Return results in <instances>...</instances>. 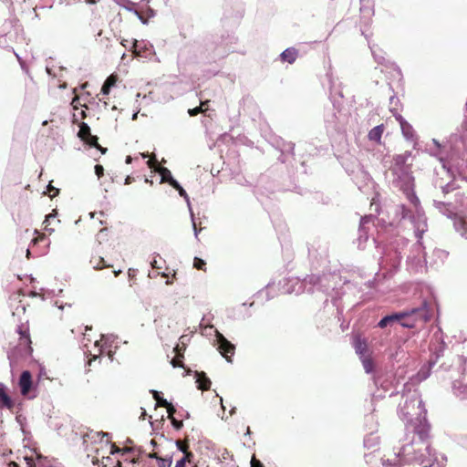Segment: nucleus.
<instances>
[{
    "mask_svg": "<svg viewBox=\"0 0 467 467\" xmlns=\"http://www.w3.org/2000/svg\"><path fill=\"white\" fill-rule=\"evenodd\" d=\"M16 332L19 335L18 348L20 353L25 356H30L33 352V348L31 346L32 341L30 337V327L28 321L21 323L17 327Z\"/></svg>",
    "mask_w": 467,
    "mask_h": 467,
    "instance_id": "obj_1",
    "label": "nucleus"
},
{
    "mask_svg": "<svg viewBox=\"0 0 467 467\" xmlns=\"http://www.w3.org/2000/svg\"><path fill=\"white\" fill-rule=\"evenodd\" d=\"M218 350L228 362H232V357L234 355L235 347L228 341L222 334L217 333Z\"/></svg>",
    "mask_w": 467,
    "mask_h": 467,
    "instance_id": "obj_2",
    "label": "nucleus"
},
{
    "mask_svg": "<svg viewBox=\"0 0 467 467\" xmlns=\"http://www.w3.org/2000/svg\"><path fill=\"white\" fill-rule=\"evenodd\" d=\"M78 136L88 146H96L99 140L97 136L91 134L89 126L85 122L79 124Z\"/></svg>",
    "mask_w": 467,
    "mask_h": 467,
    "instance_id": "obj_3",
    "label": "nucleus"
},
{
    "mask_svg": "<svg viewBox=\"0 0 467 467\" xmlns=\"http://www.w3.org/2000/svg\"><path fill=\"white\" fill-rule=\"evenodd\" d=\"M15 408V401L8 395L6 387L0 383V410L6 409L13 411Z\"/></svg>",
    "mask_w": 467,
    "mask_h": 467,
    "instance_id": "obj_4",
    "label": "nucleus"
},
{
    "mask_svg": "<svg viewBox=\"0 0 467 467\" xmlns=\"http://www.w3.org/2000/svg\"><path fill=\"white\" fill-rule=\"evenodd\" d=\"M18 385L22 395L26 396L29 393L32 387V375L28 370L22 372Z\"/></svg>",
    "mask_w": 467,
    "mask_h": 467,
    "instance_id": "obj_5",
    "label": "nucleus"
},
{
    "mask_svg": "<svg viewBox=\"0 0 467 467\" xmlns=\"http://www.w3.org/2000/svg\"><path fill=\"white\" fill-rule=\"evenodd\" d=\"M396 119L399 121L403 136L407 140H412L414 137V130L412 126L408 123L401 115L395 114Z\"/></svg>",
    "mask_w": 467,
    "mask_h": 467,
    "instance_id": "obj_6",
    "label": "nucleus"
},
{
    "mask_svg": "<svg viewBox=\"0 0 467 467\" xmlns=\"http://www.w3.org/2000/svg\"><path fill=\"white\" fill-rule=\"evenodd\" d=\"M384 124L378 125L368 131V138L369 140L376 142L379 145L382 144V134L384 133Z\"/></svg>",
    "mask_w": 467,
    "mask_h": 467,
    "instance_id": "obj_7",
    "label": "nucleus"
},
{
    "mask_svg": "<svg viewBox=\"0 0 467 467\" xmlns=\"http://www.w3.org/2000/svg\"><path fill=\"white\" fill-rule=\"evenodd\" d=\"M132 53L135 57L148 58L152 55L151 49L146 47L145 46H140L137 40H134L132 46Z\"/></svg>",
    "mask_w": 467,
    "mask_h": 467,
    "instance_id": "obj_8",
    "label": "nucleus"
},
{
    "mask_svg": "<svg viewBox=\"0 0 467 467\" xmlns=\"http://www.w3.org/2000/svg\"><path fill=\"white\" fill-rule=\"evenodd\" d=\"M157 171L161 176V182H168L172 187H179V183L171 176V171L165 167H158Z\"/></svg>",
    "mask_w": 467,
    "mask_h": 467,
    "instance_id": "obj_9",
    "label": "nucleus"
},
{
    "mask_svg": "<svg viewBox=\"0 0 467 467\" xmlns=\"http://www.w3.org/2000/svg\"><path fill=\"white\" fill-rule=\"evenodd\" d=\"M195 378H196V383L198 384L199 389H202V390L210 389L212 382L203 371H201V372L196 371Z\"/></svg>",
    "mask_w": 467,
    "mask_h": 467,
    "instance_id": "obj_10",
    "label": "nucleus"
},
{
    "mask_svg": "<svg viewBox=\"0 0 467 467\" xmlns=\"http://www.w3.org/2000/svg\"><path fill=\"white\" fill-rule=\"evenodd\" d=\"M430 429V425L427 422L420 421L415 427L414 431L419 436V439L420 441H425L429 439Z\"/></svg>",
    "mask_w": 467,
    "mask_h": 467,
    "instance_id": "obj_11",
    "label": "nucleus"
},
{
    "mask_svg": "<svg viewBox=\"0 0 467 467\" xmlns=\"http://www.w3.org/2000/svg\"><path fill=\"white\" fill-rule=\"evenodd\" d=\"M354 348L357 352L361 357H364L368 352V344L365 338H362L360 336H357L354 339Z\"/></svg>",
    "mask_w": 467,
    "mask_h": 467,
    "instance_id": "obj_12",
    "label": "nucleus"
},
{
    "mask_svg": "<svg viewBox=\"0 0 467 467\" xmlns=\"http://www.w3.org/2000/svg\"><path fill=\"white\" fill-rule=\"evenodd\" d=\"M89 264L96 270L113 267L112 265L107 264L105 259L100 255H93L89 260Z\"/></svg>",
    "mask_w": 467,
    "mask_h": 467,
    "instance_id": "obj_13",
    "label": "nucleus"
},
{
    "mask_svg": "<svg viewBox=\"0 0 467 467\" xmlns=\"http://www.w3.org/2000/svg\"><path fill=\"white\" fill-rule=\"evenodd\" d=\"M149 458H153L157 460L158 467H171L172 464V457L171 456H165L161 457L159 456L158 452H150L148 454Z\"/></svg>",
    "mask_w": 467,
    "mask_h": 467,
    "instance_id": "obj_14",
    "label": "nucleus"
},
{
    "mask_svg": "<svg viewBox=\"0 0 467 467\" xmlns=\"http://www.w3.org/2000/svg\"><path fill=\"white\" fill-rule=\"evenodd\" d=\"M298 52L294 47L286 48L285 51H283L280 55L281 60L283 62H288L289 64H292L296 61L297 58Z\"/></svg>",
    "mask_w": 467,
    "mask_h": 467,
    "instance_id": "obj_15",
    "label": "nucleus"
},
{
    "mask_svg": "<svg viewBox=\"0 0 467 467\" xmlns=\"http://www.w3.org/2000/svg\"><path fill=\"white\" fill-rule=\"evenodd\" d=\"M406 313H400V314H393L389 316L384 317L378 324V326L381 328L386 327L388 325L393 323L394 321H398L402 319L404 317H406Z\"/></svg>",
    "mask_w": 467,
    "mask_h": 467,
    "instance_id": "obj_16",
    "label": "nucleus"
},
{
    "mask_svg": "<svg viewBox=\"0 0 467 467\" xmlns=\"http://www.w3.org/2000/svg\"><path fill=\"white\" fill-rule=\"evenodd\" d=\"M410 153L406 152L404 154L396 155L393 159L394 161V171L396 172L398 169H402L405 166L408 157Z\"/></svg>",
    "mask_w": 467,
    "mask_h": 467,
    "instance_id": "obj_17",
    "label": "nucleus"
},
{
    "mask_svg": "<svg viewBox=\"0 0 467 467\" xmlns=\"http://www.w3.org/2000/svg\"><path fill=\"white\" fill-rule=\"evenodd\" d=\"M117 78L115 76L111 75L109 76L104 82L101 92L103 95H108L109 93V90L111 87H113L116 84Z\"/></svg>",
    "mask_w": 467,
    "mask_h": 467,
    "instance_id": "obj_18",
    "label": "nucleus"
},
{
    "mask_svg": "<svg viewBox=\"0 0 467 467\" xmlns=\"http://www.w3.org/2000/svg\"><path fill=\"white\" fill-rule=\"evenodd\" d=\"M362 358V364L365 371L367 373H370L374 369V363L373 360L369 357H361Z\"/></svg>",
    "mask_w": 467,
    "mask_h": 467,
    "instance_id": "obj_19",
    "label": "nucleus"
},
{
    "mask_svg": "<svg viewBox=\"0 0 467 467\" xmlns=\"http://www.w3.org/2000/svg\"><path fill=\"white\" fill-rule=\"evenodd\" d=\"M208 102H209V100L202 101V102H201V105L199 107H196V108H193V109H190L188 110L189 115L192 116V117H194V116H197L198 114L203 112L204 109H202V107L207 105Z\"/></svg>",
    "mask_w": 467,
    "mask_h": 467,
    "instance_id": "obj_20",
    "label": "nucleus"
},
{
    "mask_svg": "<svg viewBox=\"0 0 467 467\" xmlns=\"http://www.w3.org/2000/svg\"><path fill=\"white\" fill-rule=\"evenodd\" d=\"M151 393L153 395L154 400L157 402V406L164 407L168 405V401L165 399L161 398L157 390H152Z\"/></svg>",
    "mask_w": 467,
    "mask_h": 467,
    "instance_id": "obj_21",
    "label": "nucleus"
},
{
    "mask_svg": "<svg viewBox=\"0 0 467 467\" xmlns=\"http://www.w3.org/2000/svg\"><path fill=\"white\" fill-rule=\"evenodd\" d=\"M176 446L182 452L189 451V441L187 439L176 441Z\"/></svg>",
    "mask_w": 467,
    "mask_h": 467,
    "instance_id": "obj_22",
    "label": "nucleus"
},
{
    "mask_svg": "<svg viewBox=\"0 0 467 467\" xmlns=\"http://www.w3.org/2000/svg\"><path fill=\"white\" fill-rule=\"evenodd\" d=\"M205 265H206V263L204 260H202L199 257L194 258V260H193V267L194 268H196L197 270L205 271Z\"/></svg>",
    "mask_w": 467,
    "mask_h": 467,
    "instance_id": "obj_23",
    "label": "nucleus"
},
{
    "mask_svg": "<svg viewBox=\"0 0 467 467\" xmlns=\"http://www.w3.org/2000/svg\"><path fill=\"white\" fill-rule=\"evenodd\" d=\"M183 356L176 355L174 358L171 359V363L174 368H183V363L182 358Z\"/></svg>",
    "mask_w": 467,
    "mask_h": 467,
    "instance_id": "obj_24",
    "label": "nucleus"
},
{
    "mask_svg": "<svg viewBox=\"0 0 467 467\" xmlns=\"http://www.w3.org/2000/svg\"><path fill=\"white\" fill-rule=\"evenodd\" d=\"M164 408L167 409V412H168V418L169 419H171L174 417V413L176 412V410L175 408L173 407V405L170 402H168V405L167 406H164Z\"/></svg>",
    "mask_w": 467,
    "mask_h": 467,
    "instance_id": "obj_25",
    "label": "nucleus"
},
{
    "mask_svg": "<svg viewBox=\"0 0 467 467\" xmlns=\"http://www.w3.org/2000/svg\"><path fill=\"white\" fill-rule=\"evenodd\" d=\"M171 421V424L172 426L176 429V430H180L182 428L183 426V423H182V420H178L177 419H175L174 417L170 419Z\"/></svg>",
    "mask_w": 467,
    "mask_h": 467,
    "instance_id": "obj_26",
    "label": "nucleus"
},
{
    "mask_svg": "<svg viewBox=\"0 0 467 467\" xmlns=\"http://www.w3.org/2000/svg\"><path fill=\"white\" fill-rule=\"evenodd\" d=\"M95 173L98 176V178H101L104 175L103 166L99 164L95 165Z\"/></svg>",
    "mask_w": 467,
    "mask_h": 467,
    "instance_id": "obj_27",
    "label": "nucleus"
},
{
    "mask_svg": "<svg viewBox=\"0 0 467 467\" xmlns=\"http://www.w3.org/2000/svg\"><path fill=\"white\" fill-rule=\"evenodd\" d=\"M147 164H148V166H149L150 168H151V169H155V170L157 171V169H158V168L156 167V165H157V160H156L155 156H153L152 158H150V159L147 161Z\"/></svg>",
    "mask_w": 467,
    "mask_h": 467,
    "instance_id": "obj_28",
    "label": "nucleus"
},
{
    "mask_svg": "<svg viewBox=\"0 0 467 467\" xmlns=\"http://www.w3.org/2000/svg\"><path fill=\"white\" fill-rule=\"evenodd\" d=\"M58 189L53 187L51 184L48 185V192L51 198L57 196L58 194Z\"/></svg>",
    "mask_w": 467,
    "mask_h": 467,
    "instance_id": "obj_29",
    "label": "nucleus"
},
{
    "mask_svg": "<svg viewBox=\"0 0 467 467\" xmlns=\"http://www.w3.org/2000/svg\"><path fill=\"white\" fill-rule=\"evenodd\" d=\"M184 456L182 458L186 462H191L192 459L193 458V453L191 451H187L186 452H183Z\"/></svg>",
    "mask_w": 467,
    "mask_h": 467,
    "instance_id": "obj_30",
    "label": "nucleus"
},
{
    "mask_svg": "<svg viewBox=\"0 0 467 467\" xmlns=\"http://www.w3.org/2000/svg\"><path fill=\"white\" fill-rule=\"evenodd\" d=\"M175 190L178 191L180 196L185 198V199H188V194L187 192H185V190L179 184V187H173Z\"/></svg>",
    "mask_w": 467,
    "mask_h": 467,
    "instance_id": "obj_31",
    "label": "nucleus"
},
{
    "mask_svg": "<svg viewBox=\"0 0 467 467\" xmlns=\"http://www.w3.org/2000/svg\"><path fill=\"white\" fill-rule=\"evenodd\" d=\"M251 467H264L263 463L257 460L254 456L252 458L251 461Z\"/></svg>",
    "mask_w": 467,
    "mask_h": 467,
    "instance_id": "obj_32",
    "label": "nucleus"
},
{
    "mask_svg": "<svg viewBox=\"0 0 467 467\" xmlns=\"http://www.w3.org/2000/svg\"><path fill=\"white\" fill-rule=\"evenodd\" d=\"M25 461L26 462L27 467H36L34 459L32 457H25Z\"/></svg>",
    "mask_w": 467,
    "mask_h": 467,
    "instance_id": "obj_33",
    "label": "nucleus"
},
{
    "mask_svg": "<svg viewBox=\"0 0 467 467\" xmlns=\"http://www.w3.org/2000/svg\"><path fill=\"white\" fill-rule=\"evenodd\" d=\"M185 349L184 347H180L179 345H177L175 348H174V351L176 352V355H179V356H183L182 351H183Z\"/></svg>",
    "mask_w": 467,
    "mask_h": 467,
    "instance_id": "obj_34",
    "label": "nucleus"
},
{
    "mask_svg": "<svg viewBox=\"0 0 467 467\" xmlns=\"http://www.w3.org/2000/svg\"><path fill=\"white\" fill-rule=\"evenodd\" d=\"M93 147L98 149L102 154H105L107 152V150H108L107 148H104L101 145H99L98 141H97V145L93 146Z\"/></svg>",
    "mask_w": 467,
    "mask_h": 467,
    "instance_id": "obj_35",
    "label": "nucleus"
},
{
    "mask_svg": "<svg viewBox=\"0 0 467 467\" xmlns=\"http://www.w3.org/2000/svg\"><path fill=\"white\" fill-rule=\"evenodd\" d=\"M308 282H309L310 284L315 285V284H317V283H318V282H319V277H318V276H316V275H311V276H309V280H308Z\"/></svg>",
    "mask_w": 467,
    "mask_h": 467,
    "instance_id": "obj_36",
    "label": "nucleus"
},
{
    "mask_svg": "<svg viewBox=\"0 0 467 467\" xmlns=\"http://www.w3.org/2000/svg\"><path fill=\"white\" fill-rule=\"evenodd\" d=\"M185 464H186V462L184 460L181 459L176 462L175 467H185Z\"/></svg>",
    "mask_w": 467,
    "mask_h": 467,
    "instance_id": "obj_37",
    "label": "nucleus"
},
{
    "mask_svg": "<svg viewBox=\"0 0 467 467\" xmlns=\"http://www.w3.org/2000/svg\"><path fill=\"white\" fill-rule=\"evenodd\" d=\"M134 182V178L130 175H128L125 179V184H130Z\"/></svg>",
    "mask_w": 467,
    "mask_h": 467,
    "instance_id": "obj_38",
    "label": "nucleus"
},
{
    "mask_svg": "<svg viewBox=\"0 0 467 467\" xmlns=\"http://www.w3.org/2000/svg\"><path fill=\"white\" fill-rule=\"evenodd\" d=\"M85 2H86V4H88V5H95V4H97L98 2H99V0H86Z\"/></svg>",
    "mask_w": 467,
    "mask_h": 467,
    "instance_id": "obj_39",
    "label": "nucleus"
},
{
    "mask_svg": "<svg viewBox=\"0 0 467 467\" xmlns=\"http://www.w3.org/2000/svg\"><path fill=\"white\" fill-rule=\"evenodd\" d=\"M8 467H19V465L16 462H10Z\"/></svg>",
    "mask_w": 467,
    "mask_h": 467,
    "instance_id": "obj_40",
    "label": "nucleus"
},
{
    "mask_svg": "<svg viewBox=\"0 0 467 467\" xmlns=\"http://www.w3.org/2000/svg\"><path fill=\"white\" fill-rule=\"evenodd\" d=\"M44 236H45V235H44V234H42V235H40V236H38V237L35 238V239L33 240V242H34L35 244H36V243L39 241V239H43V238H44Z\"/></svg>",
    "mask_w": 467,
    "mask_h": 467,
    "instance_id": "obj_41",
    "label": "nucleus"
},
{
    "mask_svg": "<svg viewBox=\"0 0 467 467\" xmlns=\"http://www.w3.org/2000/svg\"><path fill=\"white\" fill-rule=\"evenodd\" d=\"M132 161V158L130 156H127L126 158V163L130 164Z\"/></svg>",
    "mask_w": 467,
    "mask_h": 467,
    "instance_id": "obj_42",
    "label": "nucleus"
},
{
    "mask_svg": "<svg viewBox=\"0 0 467 467\" xmlns=\"http://www.w3.org/2000/svg\"><path fill=\"white\" fill-rule=\"evenodd\" d=\"M113 273H114V275L117 277L121 273V270H118V271L114 270Z\"/></svg>",
    "mask_w": 467,
    "mask_h": 467,
    "instance_id": "obj_43",
    "label": "nucleus"
},
{
    "mask_svg": "<svg viewBox=\"0 0 467 467\" xmlns=\"http://www.w3.org/2000/svg\"><path fill=\"white\" fill-rule=\"evenodd\" d=\"M150 444H151L153 447H155V446L157 445V442H156V441H155V440H153V439H152V440H150Z\"/></svg>",
    "mask_w": 467,
    "mask_h": 467,
    "instance_id": "obj_44",
    "label": "nucleus"
},
{
    "mask_svg": "<svg viewBox=\"0 0 467 467\" xmlns=\"http://www.w3.org/2000/svg\"><path fill=\"white\" fill-rule=\"evenodd\" d=\"M81 115H82V118H86V113H85V111H82V112H81Z\"/></svg>",
    "mask_w": 467,
    "mask_h": 467,
    "instance_id": "obj_45",
    "label": "nucleus"
},
{
    "mask_svg": "<svg viewBox=\"0 0 467 467\" xmlns=\"http://www.w3.org/2000/svg\"><path fill=\"white\" fill-rule=\"evenodd\" d=\"M155 264H156V261H154V262L151 264L152 267H156V268H158V267L156 266V265H155Z\"/></svg>",
    "mask_w": 467,
    "mask_h": 467,
    "instance_id": "obj_46",
    "label": "nucleus"
},
{
    "mask_svg": "<svg viewBox=\"0 0 467 467\" xmlns=\"http://www.w3.org/2000/svg\"><path fill=\"white\" fill-rule=\"evenodd\" d=\"M145 182H150V184H152V182H150V180H148L147 178L145 179Z\"/></svg>",
    "mask_w": 467,
    "mask_h": 467,
    "instance_id": "obj_47",
    "label": "nucleus"
},
{
    "mask_svg": "<svg viewBox=\"0 0 467 467\" xmlns=\"http://www.w3.org/2000/svg\"><path fill=\"white\" fill-rule=\"evenodd\" d=\"M50 217H51V214L47 215V216L46 217V221H45V222H47Z\"/></svg>",
    "mask_w": 467,
    "mask_h": 467,
    "instance_id": "obj_48",
    "label": "nucleus"
},
{
    "mask_svg": "<svg viewBox=\"0 0 467 467\" xmlns=\"http://www.w3.org/2000/svg\"><path fill=\"white\" fill-rule=\"evenodd\" d=\"M403 326H405L407 327H412L411 325H408V324H403Z\"/></svg>",
    "mask_w": 467,
    "mask_h": 467,
    "instance_id": "obj_49",
    "label": "nucleus"
},
{
    "mask_svg": "<svg viewBox=\"0 0 467 467\" xmlns=\"http://www.w3.org/2000/svg\"><path fill=\"white\" fill-rule=\"evenodd\" d=\"M104 231H106V229H101L99 233L102 234Z\"/></svg>",
    "mask_w": 467,
    "mask_h": 467,
    "instance_id": "obj_50",
    "label": "nucleus"
},
{
    "mask_svg": "<svg viewBox=\"0 0 467 467\" xmlns=\"http://www.w3.org/2000/svg\"><path fill=\"white\" fill-rule=\"evenodd\" d=\"M147 156H148V155H147V154H145V153H143V154H142V157H143V158H146Z\"/></svg>",
    "mask_w": 467,
    "mask_h": 467,
    "instance_id": "obj_51",
    "label": "nucleus"
}]
</instances>
